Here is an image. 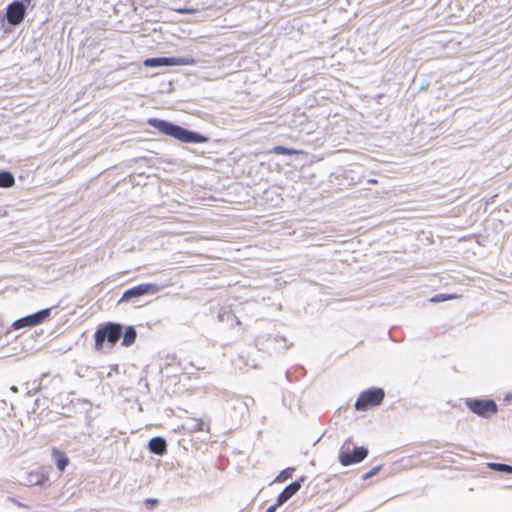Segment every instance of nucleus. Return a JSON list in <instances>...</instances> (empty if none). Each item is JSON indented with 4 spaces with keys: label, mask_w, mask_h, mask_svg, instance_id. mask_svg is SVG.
Here are the masks:
<instances>
[{
    "label": "nucleus",
    "mask_w": 512,
    "mask_h": 512,
    "mask_svg": "<svg viewBox=\"0 0 512 512\" xmlns=\"http://www.w3.org/2000/svg\"><path fill=\"white\" fill-rule=\"evenodd\" d=\"M148 123L164 135L184 143H205L208 138L162 119H149Z\"/></svg>",
    "instance_id": "f257e3e1"
},
{
    "label": "nucleus",
    "mask_w": 512,
    "mask_h": 512,
    "mask_svg": "<svg viewBox=\"0 0 512 512\" xmlns=\"http://www.w3.org/2000/svg\"><path fill=\"white\" fill-rule=\"evenodd\" d=\"M122 335V325L119 323L107 322L98 326L94 334V349L102 351L104 342L107 341L114 346Z\"/></svg>",
    "instance_id": "f03ea898"
},
{
    "label": "nucleus",
    "mask_w": 512,
    "mask_h": 512,
    "mask_svg": "<svg viewBox=\"0 0 512 512\" xmlns=\"http://www.w3.org/2000/svg\"><path fill=\"white\" fill-rule=\"evenodd\" d=\"M352 442L346 441L339 452V462L343 466H350L352 464H356L364 460L368 455L367 448L363 446L359 447H351Z\"/></svg>",
    "instance_id": "7ed1b4c3"
},
{
    "label": "nucleus",
    "mask_w": 512,
    "mask_h": 512,
    "mask_svg": "<svg viewBox=\"0 0 512 512\" xmlns=\"http://www.w3.org/2000/svg\"><path fill=\"white\" fill-rule=\"evenodd\" d=\"M385 393L381 388H370L360 393L355 402V409L358 411H366L369 408L378 406L382 403Z\"/></svg>",
    "instance_id": "20e7f679"
},
{
    "label": "nucleus",
    "mask_w": 512,
    "mask_h": 512,
    "mask_svg": "<svg viewBox=\"0 0 512 512\" xmlns=\"http://www.w3.org/2000/svg\"><path fill=\"white\" fill-rule=\"evenodd\" d=\"M465 404L480 417H490L498 411L497 404L493 400L467 399Z\"/></svg>",
    "instance_id": "39448f33"
},
{
    "label": "nucleus",
    "mask_w": 512,
    "mask_h": 512,
    "mask_svg": "<svg viewBox=\"0 0 512 512\" xmlns=\"http://www.w3.org/2000/svg\"><path fill=\"white\" fill-rule=\"evenodd\" d=\"M196 63L197 61L191 57H157L148 58L144 61V65L147 67L188 66Z\"/></svg>",
    "instance_id": "423d86ee"
},
{
    "label": "nucleus",
    "mask_w": 512,
    "mask_h": 512,
    "mask_svg": "<svg viewBox=\"0 0 512 512\" xmlns=\"http://www.w3.org/2000/svg\"><path fill=\"white\" fill-rule=\"evenodd\" d=\"M161 290V287L155 283H143L137 286H134L128 290H126L122 297L120 298V302H129L134 298H139L141 296L147 294H156Z\"/></svg>",
    "instance_id": "0eeeda50"
},
{
    "label": "nucleus",
    "mask_w": 512,
    "mask_h": 512,
    "mask_svg": "<svg viewBox=\"0 0 512 512\" xmlns=\"http://www.w3.org/2000/svg\"><path fill=\"white\" fill-rule=\"evenodd\" d=\"M50 316V309H43L35 314L23 317L14 322V328L34 327L43 323Z\"/></svg>",
    "instance_id": "6e6552de"
},
{
    "label": "nucleus",
    "mask_w": 512,
    "mask_h": 512,
    "mask_svg": "<svg viewBox=\"0 0 512 512\" xmlns=\"http://www.w3.org/2000/svg\"><path fill=\"white\" fill-rule=\"evenodd\" d=\"M25 16V7L22 2L11 3L6 12L7 20L12 25L20 24Z\"/></svg>",
    "instance_id": "1a4fd4ad"
},
{
    "label": "nucleus",
    "mask_w": 512,
    "mask_h": 512,
    "mask_svg": "<svg viewBox=\"0 0 512 512\" xmlns=\"http://www.w3.org/2000/svg\"><path fill=\"white\" fill-rule=\"evenodd\" d=\"M49 480V477L43 471H31L26 475L25 483L28 486L44 485Z\"/></svg>",
    "instance_id": "9d476101"
},
{
    "label": "nucleus",
    "mask_w": 512,
    "mask_h": 512,
    "mask_svg": "<svg viewBox=\"0 0 512 512\" xmlns=\"http://www.w3.org/2000/svg\"><path fill=\"white\" fill-rule=\"evenodd\" d=\"M301 487L298 481H295L288 485L277 497V505H282L288 501L293 495H295Z\"/></svg>",
    "instance_id": "9b49d317"
},
{
    "label": "nucleus",
    "mask_w": 512,
    "mask_h": 512,
    "mask_svg": "<svg viewBox=\"0 0 512 512\" xmlns=\"http://www.w3.org/2000/svg\"><path fill=\"white\" fill-rule=\"evenodd\" d=\"M51 454L52 458L55 461L57 469L63 472L70 463L69 458L63 451L57 448H53Z\"/></svg>",
    "instance_id": "f8f14e48"
},
{
    "label": "nucleus",
    "mask_w": 512,
    "mask_h": 512,
    "mask_svg": "<svg viewBox=\"0 0 512 512\" xmlns=\"http://www.w3.org/2000/svg\"><path fill=\"white\" fill-rule=\"evenodd\" d=\"M148 447L151 452L157 455H164L167 451L166 441L161 437L152 438L148 443Z\"/></svg>",
    "instance_id": "ddd939ff"
},
{
    "label": "nucleus",
    "mask_w": 512,
    "mask_h": 512,
    "mask_svg": "<svg viewBox=\"0 0 512 512\" xmlns=\"http://www.w3.org/2000/svg\"><path fill=\"white\" fill-rule=\"evenodd\" d=\"M15 179L12 173L3 171L0 172V188H10L14 185Z\"/></svg>",
    "instance_id": "4468645a"
},
{
    "label": "nucleus",
    "mask_w": 512,
    "mask_h": 512,
    "mask_svg": "<svg viewBox=\"0 0 512 512\" xmlns=\"http://www.w3.org/2000/svg\"><path fill=\"white\" fill-rule=\"evenodd\" d=\"M136 340V331L133 327H128L123 335L122 345L130 346Z\"/></svg>",
    "instance_id": "2eb2a0df"
},
{
    "label": "nucleus",
    "mask_w": 512,
    "mask_h": 512,
    "mask_svg": "<svg viewBox=\"0 0 512 512\" xmlns=\"http://www.w3.org/2000/svg\"><path fill=\"white\" fill-rule=\"evenodd\" d=\"M461 296L458 294H437L430 298V302L432 303H438V302H444L448 300H454L459 299Z\"/></svg>",
    "instance_id": "dca6fc26"
},
{
    "label": "nucleus",
    "mask_w": 512,
    "mask_h": 512,
    "mask_svg": "<svg viewBox=\"0 0 512 512\" xmlns=\"http://www.w3.org/2000/svg\"><path fill=\"white\" fill-rule=\"evenodd\" d=\"M272 152L275 154H278V155H280V154L292 155V154L299 153V151H297V150L286 148L284 146H276L273 148Z\"/></svg>",
    "instance_id": "f3484780"
},
{
    "label": "nucleus",
    "mask_w": 512,
    "mask_h": 512,
    "mask_svg": "<svg viewBox=\"0 0 512 512\" xmlns=\"http://www.w3.org/2000/svg\"><path fill=\"white\" fill-rule=\"evenodd\" d=\"M489 466L493 470H497V471H501V472L512 474V466H510V465L501 464V463H491V464H489Z\"/></svg>",
    "instance_id": "a211bd4d"
},
{
    "label": "nucleus",
    "mask_w": 512,
    "mask_h": 512,
    "mask_svg": "<svg viewBox=\"0 0 512 512\" xmlns=\"http://www.w3.org/2000/svg\"><path fill=\"white\" fill-rule=\"evenodd\" d=\"M204 427H205V423L203 420L201 419H194V424L193 426L190 428V432H199V431H203L204 430Z\"/></svg>",
    "instance_id": "6ab92c4d"
},
{
    "label": "nucleus",
    "mask_w": 512,
    "mask_h": 512,
    "mask_svg": "<svg viewBox=\"0 0 512 512\" xmlns=\"http://www.w3.org/2000/svg\"><path fill=\"white\" fill-rule=\"evenodd\" d=\"M288 477H290V473H288L286 470L282 471L278 476H277V481H284L286 480Z\"/></svg>",
    "instance_id": "aec40b11"
},
{
    "label": "nucleus",
    "mask_w": 512,
    "mask_h": 512,
    "mask_svg": "<svg viewBox=\"0 0 512 512\" xmlns=\"http://www.w3.org/2000/svg\"><path fill=\"white\" fill-rule=\"evenodd\" d=\"M145 503L147 505H149L150 507H154L158 504V500L157 499H152V498H149V499H146Z\"/></svg>",
    "instance_id": "412c9836"
},
{
    "label": "nucleus",
    "mask_w": 512,
    "mask_h": 512,
    "mask_svg": "<svg viewBox=\"0 0 512 512\" xmlns=\"http://www.w3.org/2000/svg\"><path fill=\"white\" fill-rule=\"evenodd\" d=\"M279 506H280V505H277V503H276L275 505L270 506V507L266 510V512H275V511H276V509H277V507H279Z\"/></svg>",
    "instance_id": "4be33fe9"
},
{
    "label": "nucleus",
    "mask_w": 512,
    "mask_h": 512,
    "mask_svg": "<svg viewBox=\"0 0 512 512\" xmlns=\"http://www.w3.org/2000/svg\"><path fill=\"white\" fill-rule=\"evenodd\" d=\"M378 470V468H375L374 470H372L367 476H372L376 473V471Z\"/></svg>",
    "instance_id": "5701e85b"
},
{
    "label": "nucleus",
    "mask_w": 512,
    "mask_h": 512,
    "mask_svg": "<svg viewBox=\"0 0 512 512\" xmlns=\"http://www.w3.org/2000/svg\"><path fill=\"white\" fill-rule=\"evenodd\" d=\"M180 12H182V13H188V12H190V11H189V10H180Z\"/></svg>",
    "instance_id": "b1692460"
}]
</instances>
